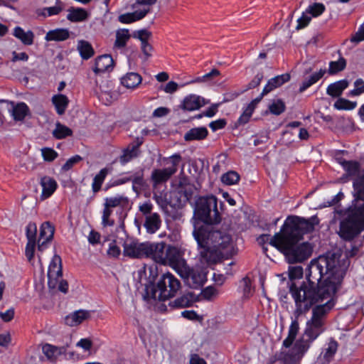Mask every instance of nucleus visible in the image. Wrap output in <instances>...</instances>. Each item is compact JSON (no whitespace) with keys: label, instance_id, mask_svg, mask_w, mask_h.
<instances>
[{"label":"nucleus","instance_id":"1","mask_svg":"<svg viewBox=\"0 0 364 364\" xmlns=\"http://www.w3.org/2000/svg\"><path fill=\"white\" fill-rule=\"evenodd\" d=\"M348 262L341 260V255L336 253L320 256L311 261L308 267L306 282L299 287L292 285L290 292L294 299L296 309L294 316L299 318L310 308L323 301L332 303L346 273Z\"/></svg>","mask_w":364,"mask_h":364},{"label":"nucleus","instance_id":"2","mask_svg":"<svg viewBox=\"0 0 364 364\" xmlns=\"http://www.w3.org/2000/svg\"><path fill=\"white\" fill-rule=\"evenodd\" d=\"M347 176L356 177L353 182V200L344 210L337 211L342 216L337 231L346 242H352L364 231V173L360 174V164L355 161L338 159Z\"/></svg>","mask_w":364,"mask_h":364},{"label":"nucleus","instance_id":"3","mask_svg":"<svg viewBox=\"0 0 364 364\" xmlns=\"http://www.w3.org/2000/svg\"><path fill=\"white\" fill-rule=\"evenodd\" d=\"M319 220L316 216L305 219L291 216L284 223L281 231L271 239L270 245L281 251L290 264L302 262L311 257L313 247L309 242H298L302 235L314 230Z\"/></svg>","mask_w":364,"mask_h":364},{"label":"nucleus","instance_id":"4","mask_svg":"<svg viewBox=\"0 0 364 364\" xmlns=\"http://www.w3.org/2000/svg\"><path fill=\"white\" fill-rule=\"evenodd\" d=\"M331 309L332 303L331 302L316 305L312 309V316L306 322L304 336L296 341L292 353L287 355L286 360L289 359L291 362L294 363L301 358L310 347L311 342L324 331L326 317Z\"/></svg>","mask_w":364,"mask_h":364},{"label":"nucleus","instance_id":"5","mask_svg":"<svg viewBox=\"0 0 364 364\" xmlns=\"http://www.w3.org/2000/svg\"><path fill=\"white\" fill-rule=\"evenodd\" d=\"M193 235L198 246L212 245L213 249L223 252L226 257L235 253L231 237L226 233L219 230L208 232L203 228H195Z\"/></svg>","mask_w":364,"mask_h":364},{"label":"nucleus","instance_id":"6","mask_svg":"<svg viewBox=\"0 0 364 364\" xmlns=\"http://www.w3.org/2000/svg\"><path fill=\"white\" fill-rule=\"evenodd\" d=\"M181 282L172 274H163L156 286L146 289L147 296L154 300L166 301L174 297L181 289Z\"/></svg>","mask_w":364,"mask_h":364},{"label":"nucleus","instance_id":"7","mask_svg":"<svg viewBox=\"0 0 364 364\" xmlns=\"http://www.w3.org/2000/svg\"><path fill=\"white\" fill-rule=\"evenodd\" d=\"M195 215L206 224H215L220 222L217 208V198L213 196L200 197L196 203Z\"/></svg>","mask_w":364,"mask_h":364},{"label":"nucleus","instance_id":"8","mask_svg":"<svg viewBox=\"0 0 364 364\" xmlns=\"http://www.w3.org/2000/svg\"><path fill=\"white\" fill-rule=\"evenodd\" d=\"M167 264L174 269L181 277H186L188 274V265L183 259V252L176 247H166Z\"/></svg>","mask_w":364,"mask_h":364},{"label":"nucleus","instance_id":"9","mask_svg":"<svg viewBox=\"0 0 364 364\" xmlns=\"http://www.w3.org/2000/svg\"><path fill=\"white\" fill-rule=\"evenodd\" d=\"M172 159V166L163 169H154L151 176V179L153 182L154 188L157 185L167 181L171 176H173L177 171V166L180 162L181 157L179 154H173L171 156Z\"/></svg>","mask_w":364,"mask_h":364},{"label":"nucleus","instance_id":"10","mask_svg":"<svg viewBox=\"0 0 364 364\" xmlns=\"http://www.w3.org/2000/svg\"><path fill=\"white\" fill-rule=\"evenodd\" d=\"M62 277V260L59 255H55L49 264L48 270V287H54L58 284L57 279Z\"/></svg>","mask_w":364,"mask_h":364},{"label":"nucleus","instance_id":"11","mask_svg":"<svg viewBox=\"0 0 364 364\" xmlns=\"http://www.w3.org/2000/svg\"><path fill=\"white\" fill-rule=\"evenodd\" d=\"M149 242L126 243L124 247V255L132 258L147 257Z\"/></svg>","mask_w":364,"mask_h":364},{"label":"nucleus","instance_id":"12","mask_svg":"<svg viewBox=\"0 0 364 364\" xmlns=\"http://www.w3.org/2000/svg\"><path fill=\"white\" fill-rule=\"evenodd\" d=\"M209 103L205 98L191 94L186 96L179 105V108L186 112H192L199 109L200 107Z\"/></svg>","mask_w":364,"mask_h":364},{"label":"nucleus","instance_id":"13","mask_svg":"<svg viewBox=\"0 0 364 364\" xmlns=\"http://www.w3.org/2000/svg\"><path fill=\"white\" fill-rule=\"evenodd\" d=\"M149 246L147 257L151 258L157 263L167 264L166 244L163 242H149Z\"/></svg>","mask_w":364,"mask_h":364},{"label":"nucleus","instance_id":"14","mask_svg":"<svg viewBox=\"0 0 364 364\" xmlns=\"http://www.w3.org/2000/svg\"><path fill=\"white\" fill-rule=\"evenodd\" d=\"M202 250H200V261L207 264H215L221 257H225V255L217 249H213L212 245L208 246H199Z\"/></svg>","mask_w":364,"mask_h":364},{"label":"nucleus","instance_id":"15","mask_svg":"<svg viewBox=\"0 0 364 364\" xmlns=\"http://www.w3.org/2000/svg\"><path fill=\"white\" fill-rule=\"evenodd\" d=\"M90 318L91 311L80 309L67 315L64 318V321L65 325L73 327L81 324L83 321Z\"/></svg>","mask_w":364,"mask_h":364},{"label":"nucleus","instance_id":"16","mask_svg":"<svg viewBox=\"0 0 364 364\" xmlns=\"http://www.w3.org/2000/svg\"><path fill=\"white\" fill-rule=\"evenodd\" d=\"M54 235V227L50 222H44L40 228V235L38 240L39 251L43 250L44 245L50 241Z\"/></svg>","mask_w":364,"mask_h":364},{"label":"nucleus","instance_id":"17","mask_svg":"<svg viewBox=\"0 0 364 364\" xmlns=\"http://www.w3.org/2000/svg\"><path fill=\"white\" fill-rule=\"evenodd\" d=\"M114 68V60L110 55H102L95 60L93 71L98 74L104 72H109Z\"/></svg>","mask_w":364,"mask_h":364},{"label":"nucleus","instance_id":"18","mask_svg":"<svg viewBox=\"0 0 364 364\" xmlns=\"http://www.w3.org/2000/svg\"><path fill=\"white\" fill-rule=\"evenodd\" d=\"M142 77L137 73L130 72L122 76L121 84L129 90H134L141 83Z\"/></svg>","mask_w":364,"mask_h":364},{"label":"nucleus","instance_id":"19","mask_svg":"<svg viewBox=\"0 0 364 364\" xmlns=\"http://www.w3.org/2000/svg\"><path fill=\"white\" fill-rule=\"evenodd\" d=\"M40 183L42 187L41 196L42 200L49 198L57 188L56 181L50 176H46L42 177Z\"/></svg>","mask_w":364,"mask_h":364},{"label":"nucleus","instance_id":"20","mask_svg":"<svg viewBox=\"0 0 364 364\" xmlns=\"http://www.w3.org/2000/svg\"><path fill=\"white\" fill-rule=\"evenodd\" d=\"M289 80L290 75L288 73H284L271 78L270 80H268L267 83L264 86L262 91V95H267L273 90L282 86L283 84L288 82Z\"/></svg>","mask_w":364,"mask_h":364},{"label":"nucleus","instance_id":"21","mask_svg":"<svg viewBox=\"0 0 364 364\" xmlns=\"http://www.w3.org/2000/svg\"><path fill=\"white\" fill-rule=\"evenodd\" d=\"M42 350L48 360L50 362H55L59 355L65 353L66 348L65 346L57 347L51 344L46 343L43 346Z\"/></svg>","mask_w":364,"mask_h":364},{"label":"nucleus","instance_id":"22","mask_svg":"<svg viewBox=\"0 0 364 364\" xmlns=\"http://www.w3.org/2000/svg\"><path fill=\"white\" fill-rule=\"evenodd\" d=\"M188 270L189 272L188 275L181 277L186 280L189 285H192L194 288L203 285L205 281V274L201 272L193 270L189 267Z\"/></svg>","mask_w":364,"mask_h":364},{"label":"nucleus","instance_id":"23","mask_svg":"<svg viewBox=\"0 0 364 364\" xmlns=\"http://www.w3.org/2000/svg\"><path fill=\"white\" fill-rule=\"evenodd\" d=\"M161 220L157 213H154L145 217L144 226L148 233H155L161 227Z\"/></svg>","mask_w":364,"mask_h":364},{"label":"nucleus","instance_id":"24","mask_svg":"<svg viewBox=\"0 0 364 364\" xmlns=\"http://www.w3.org/2000/svg\"><path fill=\"white\" fill-rule=\"evenodd\" d=\"M149 11L150 9L144 7L143 9L136 10L132 13L120 15L119 21L123 23H130L143 18Z\"/></svg>","mask_w":364,"mask_h":364},{"label":"nucleus","instance_id":"25","mask_svg":"<svg viewBox=\"0 0 364 364\" xmlns=\"http://www.w3.org/2000/svg\"><path fill=\"white\" fill-rule=\"evenodd\" d=\"M13 35L25 46H31L33 43L34 33L31 30L26 31L21 27L16 26L14 29Z\"/></svg>","mask_w":364,"mask_h":364},{"label":"nucleus","instance_id":"26","mask_svg":"<svg viewBox=\"0 0 364 364\" xmlns=\"http://www.w3.org/2000/svg\"><path fill=\"white\" fill-rule=\"evenodd\" d=\"M195 301L194 294L187 292L171 301L169 305L174 308H186L191 306Z\"/></svg>","mask_w":364,"mask_h":364},{"label":"nucleus","instance_id":"27","mask_svg":"<svg viewBox=\"0 0 364 364\" xmlns=\"http://www.w3.org/2000/svg\"><path fill=\"white\" fill-rule=\"evenodd\" d=\"M208 131L206 127H195L188 130L184 135L185 141L203 140L207 137Z\"/></svg>","mask_w":364,"mask_h":364},{"label":"nucleus","instance_id":"28","mask_svg":"<svg viewBox=\"0 0 364 364\" xmlns=\"http://www.w3.org/2000/svg\"><path fill=\"white\" fill-rule=\"evenodd\" d=\"M70 36V32L66 28H57L49 31L45 37L47 41H61L68 39Z\"/></svg>","mask_w":364,"mask_h":364},{"label":"nucleus","instance_id":"29","mask_svg":"<svg viewBox=\"0 0 364 364\" xmlns=\"http://www.w3.org/2000/svg\"><path fill=\"white\" fill-rule=\"evenodd\" d=\"M348 86V82L346 80H339L329 85L326 92L333 97H338L341 95L343 91Z\"/></svg>","mask_w":364,"mask_h":364},{"label":"nucleus","instance_id":"30","mask_svg":"<svg viewBox=\"0 0 364 364\" xmlns=\"http://www.w3.org/2000/svg\"><path fill=\"white\" fill-rule=\"evenodd\" d=\"M11 115L15 121H22L28 114L29 109L24 102H20L16 105L12 103Z\"/></svg>","mask_w":364,"mask_h":364},{"label":"nucleus","instance_id":"31","mask_svg":"<svg viewBox=\"0 0 364 364\" xmlns=\"http://www.w3.org/2000/svg\"><path fill=\"white\" fill-rule=\"evenodd\" d=\"M68 11L67 18L72 22L82 21L88 17L87 11L82 8L71 7Z\"/></svg>","mask_w":364,"mask_h":364},{"label":"nucleus","instance_id":"32","mask_svg":"<svg viewBox=\"0 0 364 364\" xmlns=\"http://www.w3.org/2000/svg\"><path fill=\"white\" fill-rule=\"evenodd\" d=\"M52 102L55 105L57 113L62 115L65 112L69 103V100L65 95L59 94L53 96Z\"/></svg>","mask_w":364,"mask_h":364},{"label":"nucleus","instance_id":"33","mask_svg":"<svg viewBox=\"0 0 364 364\" xmlns=\"http://www.w3.org/2000/svg\"><path fill=\"white\" fill-rule=\"evenodd\" d=\"M139 155V146L129 145L123 151L122 155L120 156L119 161L121 164H125L132 159L136 158Z\"/></svg>","mask_w":364,"mask_h":364},{"label":"nucleus","instance_id":"34","mask_svg":"<svg viewBox=\"0 0 364 364\" xmlns=\"http://www.w3.org/2000/svg\"><path fill=\"white\" fill-rule=\"evenodd\" d=\"M299 325L297 320L292 321L289 329V333L287 338L284 339L283 341V346L286 348H289L291 346L294 341L296 338V336L299 332Z\"/></svg>","mask_w":364,"mask_h":364},{"label":"nucleus","instance_id":"35","mask_svg":"<svg viewBox=\"0 0 364 364\" xmlns=\"http://www.w3.org/2000/svg\"><path fill=\"white\" fill-rule=\"evenodd\" d=\"M109 170L107 168H104L94 177L92 183V189L93 193H96L100 191L102 185L108 174Z\"/></svg>","mask_w":364,"mask_h":364},{"label":"nucleus","instance_id":"36","mask_svg":"<svg viewBox=\"0 0 364 364\" xmlns=\"http://www.w3.org/2000/svg\"><path fill=\"white\" fill-rule=\"evenodd\" d=\"M77 50L80 56L85 60L90 58L94 55V50L91 44L85 41H80L78 42Z\"/></svg>","mask_w":364,"mask_h":364},{"label":"nucleus","instance_id":"37","mask_svg":"<svg viewBox=\"0 0 364 364\" xmlns=\"http://www.w3.org/2000/svg\"><path fill=\"white\" fill-rule=\"evenodd\" d=\"M338 349V343L334 340H331L328 343V347L324 349L320 355L321 359H323L326 363H329Z\"/></svg>","mask_w":364,"mask_h":364},{"label":"nucleus","instance_id":"38","mask_svg":"<svg viewBox=\"0 0 364 364\" xmlns=\"http://www.w3.org/2000/svg\"><path fill=\"white\" fill-rule=\"evenodd\" d=\"M52 134L55 139H62L67 136H72L73 131L65 125L57 122Z\"/></svg>","mask_w":364,"mask_h":364},{"label":"nucleus","instance_id":"39","mask_svg":"<svg viewBox=\"0 0 364 364\" xmlns=\"http://www.w3.org/2000/svg\"><path fill=\"white\" fill-rule=\"evenodd\" d=\"M130 38V35L128 29H119L116 32V40L114 42V47L117 48H124L128 40Z\"/></svg>","mask_w":364,"mask_h":364},{"label":"nucleus","instance_id":"40","mask_svg":"<svg viewBox=\"0 0 364 364\" xmlns=\"http://www.w3.org/2000/svg\"><path fill=\"white\" fill-rule=\"evenodd\" d=\"M325 70H320L319 72L314 73L308 79L303 81L301 85L299 87V92H303L310 86L316 83L320 78L325 74Z\"/></svg>","mask_w":364,"mask_h":364},{"label":"nucleus","instance_id":"41","mask_svg":"<svg viewBox=\"0 0 364 364\" xmlns=\"http://www.w3.org/2000/svg\"><path fill=\"white\" fill-rule=\"evenodd\" d=\"M170 192H159L154 193V199L160 208L166 210L169 206Z\"/></svg>","mask_w":364,"mask_h":364},{"label":"nucleus","instance_id":"42","mask_svg":"<svg viewBox=\"0 0 364 364\" xmlns=\"http://www.w3.org/2000/svg\"><path fill=\"white\" fill-rule=\"evenodd\" d=\"M186 203L183 200L181 193L176 188L170 191L169 206L173 208H181Z\"/></svg>","mask_w":364,"mask_h":364},{"label":"nucleus","instance_id":"43","mask_svg":"<svg viewBox=\"0 0 364 364\" xmlns=\"http://www.w3.org/2000/svg\"><path fill=\"white\" fill-rule=\"evenodd\" d=\"M63 11V6L57 3L54 6L46 7L42 9H38L36 11V14L38 16H42L43 17L51 16L54 15H58Z\"/></svg>","mask_w":364,"mask_h":364},{"label":"nucleus","instance_id":"44","mask_svg":"<svg viewBox=\"0 0 364 364\" xmlns=\"http://www.w3.org/2000/svg\"><path fill=\"white\" fill-rule=\"evenodd\" d=\"M128 202V199L127 197L122 196H117L112 198H107L105 202V208L110 209L112 208H115L127 203Z\"/></svg>","mask_w":364,"mask_h":364},{"label":"nucleus","instance_id":"45","mask_svg":"<svg viewBox=\"0 0 364 364\" xmlns=\"http://www.w3.org/2000/svg\"><path fill=\"white\" fill-rule=\"evenodd\" d=\"M131 181H132V189L138 193L139 191L143 188L145 185V181L144 180V171L141 170L140 171L136 172L133 176L131 177Z\"/></svg>","mask_w":364,"mask_h":364},{"label":"nucleus","instance_id":"46","mask_svg":"<svg viewBox=\"0 0 364 364\" xmlns=\"http://www.w3.org/2000/svg\"><path fill=\"white\" fill-rule=\"evenodd\" d=\"M239 180L240 175L234 171H228L221 177L222 182L228 186L236 184Z\"/></svg>","mask_w":364,"mask_h":364},{"label":"nucleus","instance_id":"47","mask_svg":"<svg viewBox=\"0 0 364 364\" xmlns=\"http://www.w3.org/2000/svg\"><path fill=\"white\" fill-rule=\"evenodd\" d=\"M285 104L282 100H275L269 105L270 112L275 115H279L285 110Z\"/></svg>","mask_w":364,"mask_h":364},{"label":"nucleus","instance_id":"48","mask_svg":"<svg viewBox=\"0 0 364 364\" xmlns=\"http://www.w3.org/2000/svg\"><path fill=\"white\" fill-rule=\"evenodd\" d=\"M337 109H353L356 107V102H350L343 98H339L333 105Z\"/></svg>","mask_w":364,"mask_h":364},{"label":"nucleus","instance_id":"49","mask_svg":"<svg viewBox=\"0 0 364 364\" xmlns=\"http://www.w3.org/2000/svg\"><path fill=\"white\" fill-rule=\"evenodd\" d=\"M220 75V71L218 69H213L210 73L195 78L190 81L189 83L205 82L211 80L213 78Z\"/></svg>","mask_w":364,"mask_h":364},{"label":"nucleus","instance_id":"50","mask_svg":"<svg viewBox=\"0 0 364 364\" xmlns=\"http://www.w3.org/2000/svg\"><path fill=\"white\" fill-rule=\"evenodd\" d=\"M346 67V60L343 58L339 59L338 61H332L330 63L328 73L329 74H335L343 70Z\"/></svg>","mask_w":364,"mask_h":364},{"label":"nucleus","instance_id":"51","mask_svg":"<svg viewBox=\"0 0 364 364\" xmlns=\"http://www.w3.org/2000/svg\"><path fill=\"white\" fill-rule=\"evenodd\" d=\"M28 242H36L37 225L35 223H29L26 227Z\"/></svg>","mask_w":364,"mask_h":364},{"label":"nucleus","instance_id":"52","mask_svg":"<svg viewBox=\"0 0 364 364\" xmlns=\"http://www.w3.org/2000/svg\"><path fill=\"white\" fill-rule=\"evenodd\" d=\"M43 158L46 161H53L58 156V154L52 148L44 147L41 149Z\"/></svg>","mask_w":364,"mask_h":364},{"label":"nucleus","instance_id":"53","mask_svg":"<svg viewBox=\"0 0 364 364\" xmlns=\"http://www.w3.org/2000/svg\"><path fill=\"white\" fill-rule=\"evenodd\" d=\"M325 10V6L323 4L315 3L309 6L306 12L312 15V16H318L321 15Z\"/></svg>","mask_w":364,"mask_h":364},{"label":"nucleus","instance_id":"54","mask_svg":"<svg viewBox=\"0 0 364 364\" xmlns=\"http://www.w3.org/2000/svg\"><path fill=\"white\" fill-rule=\"evenodd\" d=\"M202 296L207 300H213L218 294V290L213 287H208L202 291Z\"/></svg>","mask_w":364,"mask_h":364},{"label":"nucleus","instance_id":"55","mask_svg":"<svg viewBox=\"0 0 364 364\" xmlns=\"http://www.w3.org/2000/svg\"><path fill=\"white\" fill-rule=\"evenodd\" d=\"M112 210L108 208H104L102 217V225L104 227L113 226L114 225V220L110 218Z\"/></svg>","mask_w":364,"mask_h":364},{"label":"nucleus","instance_id":"56","mask_svg":"<svg viewBox=\"0 0 364 364\" xmlns=\"http://www.w3.org/2000/svg\"><path fill=\"white\" fill-rule=\"evenodd\" d=\"M253 112H254V110H252L251 108H250L247 106V107L243 111L241 116L239 117V119L237 122V125H243V124H245L246 123H247L249 122Z\"/></svg>","mask_w":364,"mask_h":364},{"label":"nucleus","instance_id":"57","mask_svg":"<svg viewBox=\"0 0 364 364\" xmlns=\"http://www.w3.org/2000/svg\"><path fill=\"white\" fill-rule=\"evenodd\" d=\"M355 89L350 92V95L353 96L364 93V82L361 79H358L354 82Z\"/></svg>","mask_w":364,"mask_h":364},{"label":"nucleus","instance_id":"58","mask_svg":"<svg viewBox=\"0 0 364 364\" xmlns=\"http://www.w3.org/2000/svg\"><path fill=\"white\" fill-rule=\"evenodd\" d=\"M81 160H82V157L78 156V155H76V156H74L70 158L65 162V164L62 166V170L64 171H69L70 168H73V166L75 164H76L77 163H78Z\"/></svg>","mask_w":364,"mask_h":364},{"label":"nucleus","instance_id":"59","mask_svg":"<svg viewBox=\"0 0 364 364\" xmlns=\"http://www.w3.org/2000/svg\"><path fill=\"white\" fill-rule=\"evenodd\" d=\"M308 14H309L306 11L305 12L303 13L302 16L298 19V24L296 28L297 30L301 29L309 24L311 19V17Z\"/></svg>","mask_w":364,"mask_h":364},{"label":"nucleus","instance_id":"60","mask_svg":"<svg viewBox=\"0 0 364 364\" xmlns=\"http://www.w3.org/2000/svg\"><path fill=\"white\" fill-rule=\"evenodd\" d=\"M151 35L149 31L146 29H142L135 32L133 37L139 38L141 43H144V42H148V39L150 38Z\"/></svg>","mask_w":364,"mask_h":364},{"label":"nucleus","instance_id":"61","mask_svg":"<svg viewBox=\"0 0 364 364\" xmlns=\"http://www.w3.org/2000/svg\"><path fill=\"white\" fill-rule=\"evenodd\" d=\"M36 244V242H27L26 247V257L30 263H32L33 259Z\"/></svg>","mask_w":364,"mask_h":364},{"label":"nucleus","instance_id":"62","mask_svg":"<svg viewBox=\"0 0 364 364\" xmlns=\"http://www.w3.org/2000/svg\"><path fill=\"white\" fill-rule=\"evenodd\" d=\"M181 195L183 200L186 203L192 197L193 191L192 186H188L183 188H176Z\"/></svg>","mask_w":364,"mask_h":364},{"label":"nucleus","instance_id":"63","mask_svg":"<svg viewBox=\"0 0 364 364\" xmlns=\"http://www.w3.org/2000/svg\"><path fill=\"white\" fill-rule=\"evenodd\" d=\"M139 210L144 217H147L149 215L154 213H152L153 205L150 202H146L141 204L139 206Z\"/></svg>","mask_w":364,"mask_h":364},{"label":"nucleus","instance_id":"64","mask_svg":"<svg viewBox=\"0 0 364 364\" xmlns=\"http://www.w3.org/2000/svg\"><path fill=\"white\" fill-rule=\"evenodd\" d=\"M350 41L355 43L364 41V23L360 26L358 31L351 37Z\"/></svg>","mask_w":364,"mask_h":364}]
</instances>
